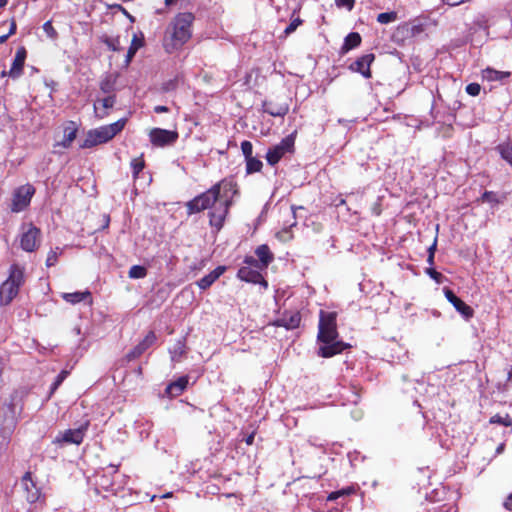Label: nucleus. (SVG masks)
Returning <instances> with one entry per match:
<instances>
[{
	"instance_id": "f257e3e1",
	"label": "nucleus",
	"mask_w": 512,
	"mask_h": 512,
	"mask_svg": "<svg viewBox=\"0 0 512 512\" xmlns=\"http://www.w3.org/2000/svg\"><path fill=\"white\" fill-rule=\"evenodd\" d=\"M236 193V184L232 180L225 179L187 202L188 214L201 212L216 204L214 210L210 213V224L220 229Z\"/></svg>"
},
{
	"instance_id": "f03ea898",
	"label": "nucleus",
	"mask_w": 512,
	"mask_h": 512,
	"mask_svg": "<svg viewBox=\"0 0 512 512\" xmlns=\"http://www.w3.org/2000/svg\"><path fill=\"white\" fill-rule=\"evenodd\" d=\"M194 20L193 13L181 12L170 21L163 38V47L167 53L178 51L191 39Z\"/></svg>"
},
{
	"instance_id": "7ed1b4c3",
	"label": "nucleus",
	"mask_w": 512,
	"mask_h": 512,
	"mask_svg": "<svg viewBox=\"0 0 512 512\" xmlns=\"http://www.w3.org/2000/svg\"><path fill=\"white\" fill-rule=\"evenodd\" d=\"M335 312H320L318 340L321 342L318 354L324 358L332 357L345 350L348 345L338 341Z\"/></svg>"
},
{
	"instance_id": "20e7f679",
	"label": "nucleus",
	"mask_w": 512,
	"mask_h": 512,
	"mask_svg": "<svg viewBox=\"0 0 512 512\" xmlns=\"http://www.w3.org/2000/svg\"><path fill=\"white\" fill-rule=\"evenodd\" d=\"M126 122L127 120L122 118L112 124L104 125L88 131L81 147L91 148L110 141L114 136H116L124 129Z\"/></svg>"
},
{
	"instance_id": "39448f33",
	"label": "nucleus",
	"mask_w": 512,
	"mask_h": 512,
	"mask_svg": "<svg viewBox=\"0 0 512 512\" xmlns=\"http://www.w3.org/2000/svg\"><path fill=\"white\" fill-rule=\"evenodd\" d=\"M23 283L24 269L18 265H12L8 278L0 285V305H9L18 295Z\"/></svg>"
},
{
	"instance_id": "423d86ee",
	"label": "nucleus",
	"mask_w": 512,
	"mask_h": 512,
	"mask_svg": "<svg viewBox=\"0 0 512 512\" xmlns=\"http://www.w3.org/2000/svg\"><path fill=\"white\" fill-rule=\"evenodd\" d=\"M35 193V188L31 184H25L18 187L13 193L11 210L13 212H21L26 209L31 198Z\"/></svg>"
},
{
	"instance_id": "0eeeda50",
	"label": "nucleus",
	"mask_w": 512,
	"mask_h": 512,
	"mask_svg": "<svg viewBox=\"0 0 512 512\" xmlns=\"http://www.w3.org/2000/svg\"><path fill=\"white\" fill-rule=\"evenodd\" d=\"M88 428V422L81 425L76 429H68L64 432H60L56 438L54 439V443L56 444H76L79 445L82 443L85 433Z\"/></svg>"
},
{
	"instance_id": "6e6552de",
	"label": "nucleus",
	"mask_w": 512,
	"mask_h": 512,
	"mask_svg": "<svg viewBox=\"0 0 512 512\" xmlns=\"http://www.w3.org/2000/svg\"><path fill=\"white\" fill-rule=\"evenodd\" d=\"M294 146V139L292 136L284 138L279 144L275 145L268 150L266 159L270 165L277 164L280 159L292 150Z\"/></svg>"
},
{
	"instance_id": "1a4fd4ad",
	"label": "nucleus",
	"mask_w": 512,
	"mask_h": 512,
	"mask_svg": "<svg viewBox=\"0 0 512 512\" xmlns=\"http://www.w3.org/2000/svg\"><path fill=\"white\" fill-rule=\"evenodd\" d=\"M255 254L258 257V260L253 257H246L244 262L259 269H266L274 260V254L266 244L258 246L255 250Z\"/></svg>"
},
{
	"instance_id": "9d476101",
	"label": "nucleus",
	"mask_w": 512,
	"mask_h": 512,
	"mask_svg": "<svg viewBox=\"0 0 512 512\" xmlns=\"http://www.w3.org/2000/svg\"><path fill=\"white\" fill-rule=\"evenodd\" d=\"M150 141L155 146H165L176 141L178 134L161 128H154L149 133Z\"/></svg>"
},
{
	"instance_id": "9b49d317",
	"label": "nucleus",
	"mask_w": 512,
	"mask_h": 512,
	"mask_svg": "<svg viewBox=\"0 0 512 512\" xmlns=\"http://www.w3.org/2000/svg\"><path fill=\"white\" fill-rule=\"evenodd\" d=\"M40 230L34 226H30L27 231L23 232L20 244L23 250L27 252L34 251L39 244Z\"/></svg>"
},
{
	"instance_id": "f8f14e48",
	"label": "nucleus",
	"mask_w": 512,
	"mask_h": 512,
	"mask_svg": "<svg viewBox=\"0 0 512 512\" xmlns=\"http://www.w3.org/2000/svg\"><path fill=\"white\" fill-rule=\"evenodd\" d=\"M237 277L242 281L254 284H260L264 289H267L268 283L263 278L261 273L251 267L244 266L238 270Z\"/></svg>"
},
{
	"instance_id": "ddd939ff",
	"label": "nucleus",
	"mask_w": 512,
	"mask_h": 512,
	"mask_svg": "<svg viewBox=\"0 0 512 512\" xmlns=\"http://www.w3.org/2000/svg\"><path fill=\"white\" fill-rule=\"evenodd\" d=\"M444 294L446 299L454 306V308L465 318L470 319L473 317V309L458 298L450 289L445 288Z\"/></svg>"
},
{
	"instance_id": "4468645a",
	"label": "nucleus",
	"mask_w": 512,
	"mask_h": 512,
	"mask_svg": "<svg viewBox=\"0 0 512 512\" xmlns=\"http://www.w3.org/2000/svg\"><path fill=\"white\" fill-rule=\"evenodd\" d=\"M21 485L26 493L25 497L29 503H35L40 498V489L36 486L32 480L31 473L27 472L22 477Z\"/></svg>"
},
{
	"instance_id": "2eb2a0df",
	"label": "nucleus",
	"mask_w": 512,
	"mask_h": 512,
	"mask_svg": "<svg viewBox=\"0 0 512 512\" xmlns=\"http://www.w3.org/2000/svg\"><path fill=\"white\" fill-rule=\"evenodd\" d=\"M26 57V49L24 47H19L16 51L11 68L8 71V77L18 79L22 75Z\"/></svg>"
},
{
	"instance_id": "dca6fc26",
	"label": "nucleus",
	"mask_w": 512,
	"mask_h": 512,
	"mask_svg": "<svg viewBox=\"0 0 512 512\" xmlns=\"http://www.w3.org/2000/svg\"><path fill=\"white\" fill-rule=\"evenodd\" d=\"M373 60V54L363 55L351 65V69L355 72L362 74L365 78H369L371 76L370 65L373 62Z\"/></svg>"
},
{
	"instance_id": "f3484780",
	"label": "nucleus",
	"mask_w": 512,
	"mask_h": 512,
	"mask_svg": "<svg viewBox=\"0 0 512 512\" xmlns=\"http://www.w3.org/2000/svg\"><path fill=\"white\" fill-rule=\"evenodd\" d=\"M156 341V335L153 331H150L145 338L134 347V349L127 355L128 358L135 359L139 357L142 353H144L150 346H152Z\"/></svg>"
},
{
	"instance_id": "a211bd4d",
	"label": "nucleus",
	"mask_w": 512,
	"mask_h": 512,
	"mask_svg": "<svg viewBox=\"0 0 512 512\" xmlns=\"http://www.w3.org/2000/svg\"><path fill=\"white\" fill-rule=\"evenodd\" d=\"M115 104V96L109 95L102 100H98L94 104L95 114L99 119H103L108 115V109Z\"/></svg>"
},
{
	"instance_id": "6ab92c4d",
	"label": "nucleus",
	"mask_w": 512,
	"mask_h": 512,
	"mask_svg": "<svg viewBox=\"0 0 512 512\" xmlns=\"http://www.w3.org/2000/svg\"><path fill=\"white\" fill-rule=\"evenodd\" d=\"M226 271L225 266H218L213 271H211L208 275L202 277L197 285L200 289L206 290L209 288L224 272Z\"/></svg>"
},
{
	"instance_id": "aec40b11",
	"label": "nucleus",
	"mask_w": 512,
	"mask_h": 512,
	"mask_svg": "<svg viewBox=\"0 0 512 512\" xmlns=\"http://www.w3.org/2000/svg\"><path fill=\"white\" fill-rule=\"evenodd\" d=\"M482 79L488 82L502 81L510 76V72L498 71L493 68L487 67L482 70Z\"/></svg>"
},
{
	"instance_id": "412c9836",
	"label": "nucleus",
	"mask_w": 512,
	"mask_h": 512,
	"mask_svg": "<svg viewBox=\"0 0 512 512\" xmlns=\"http://www.w3.org/2000/svg\"><path fill=\"white\" fill-rule=\"evenodd\" d=\"M188 384V378L187 377H180L178 380L170 383L166 388V393L171 396L175 397L180 395L184 389L187 387Z\"/></svg>"
},
{
	"instance_id": "4be33fe9",
	"label": "nucleus",
	"mask_w": 512,
	"mask_h": 512,
	"mask_svg": "<svg viewBox=\"0 0 512 512\" xmlns=\"http://www.w3.org/2000/svg\"><path fill=\"white\" fill-rule=\"evenodd\" d=\"M77 128L74 123H70L68 126L64 128L63 131V139L57 143L58 146H62L64 148L70 147L74 139L76 138Z\"/></svg>"
},
{
	"instance_id": "5701e85b",
	"label": "nucleus",
	"mask_w": 512,
	"mask_h": 512,
	"mask_svg": "<svg viewBox=\"0 0 512 512\" xmlns=\"http://www.w3.org/2000/svg\"><path fill=\"white\" fill-rule=\"evenodd\" d=\"M144 45V39H143V36H138L137 34H134L133 35V38H132V41H131V44H130V47L128 49V52H127V55H126V59H125V63L126 65H129V63L131 62V60L133 59L134 55L136 54V52Z\"/></svg>"
},
{
	"instance_id": "b1692460",
	"label": "nucleus",
	"mask_w": 512,
	"mask_h": 512,
	"mask_svg": "<svg viewBox=\"0 0 512 512\" xmlns=\"http://www.w3.org/2000/svg\"><path fill=\"white\" fill-rule=\"evenodd\" d=\"M185 340L179 339L176 341V343L173 345V347L170 349V356L171 360L173 362H179L181 357L185 354Z\"/></svg>"
},
{
	"instance_id": "393cba45",
	"label": "nucleus",
	"mask_w": 512,
	"mask_h": 512,
	"mask_svg": "<svg viewBox=\"0 0 512 512\" xmlns=\"http://www.w3.org/2000/svg\"><path fill=\"white\" fill-rule=\"evenodd\" d=\"M100 40L112 51L122 50V44L119 36L113 37L105 34L100 37Z\"/></svg>"
},
{
	"instance_id": "a878e982",
	"label": "nucleus",
	"mask_w": 512,
	"mask_h": 512,
	"mask_svg": "<svg viewBox=\"0 0 512 512\" xmlns=\"http://www.w3.org/2000/svg\"><path fill=\"white\" fill-rule=\"evenodd\" d=\"M63 299L66 302H69L71 304H76L82 301L87 300L90 297V292H73V293H64L62 295Z\"/></svg>"
},
{
	"instance_id": "bb28decb",
	"label": "nucleus",
	"mask_w": 512,
	"mask_h": 512,
	"mask_svg": "<svg viewBox=\"0 0 512 512\" xmlns=\"http://www.w3.org/2000/svg\"><path fill=\"white\" fill-rule=\"evenodd\" d=\"M301 317L299 313H293L289 317L284 316L280 322L281 325L286 327L287 329H294L297 328L300 324Z\"/></svg>"
},
{
	"instance_id": "cd10ccee",
	"label": "nucleus",
	"mask_w": 512,
	"mask_h": 512,
	"mask_svg": "<svg viewBox=\"0 0 512 512\" xmlns=\"http://www.w3.org/2000/svg\"><path fill=\"white\" fill-rule=\"evenodd\" d=\"M360 43H361L360 35L356 32H352L346 36L343 48L348 51L350 49H353V48L359 46Z\"/></svg>"
},
{
	"instance_id": "c85d7f7f",
	"label": "nucleus",
	"mask_w": 512,
	"mask_h": 512,
	"mask_svg": "<svg viewBox=\"0 0 512 512\" xmlns=\"http://www.w3.org/2000/svg\"><path fill=\"white\" fill-rule=\"evenodd\" d=\"M245 161L247 174H252L261 171L263 164L258 158L252 156L246 159Z\"/></svg>"
},
{
	"instance_id": "c756f323",
	"label": "nucleus",
	"mask_w": 512,
	"mask_h": 512,
	"mask_svg": "<svg viewBox=\"0 0 512 512\" xmlns=\"http://www.w3.org/2000/svg\"><path fill=\"white\" fill-rule=\"evenodd\" d=\"M116 79L112 75L106 76L100 82V89L103 93H111L114 90Z\"/></svg>"
},
{
	"instance_id": "7c9ffc66",
	"label": "nucleus",
	"mask_w": 512,
	"mask_h": 512,
	"mask_svg": "<svg viewBox=\"0 0 512 512\" xmlns=\"http://www.w3.org/2000/svg\"><path fill=\"white\" fill-rule=\"evenodd\" d=\"M14 427H15L14 422L10 421V423L6 427H3L0 429V436L2 437V442H1L2 445L8 444L10 437L14 431Z\"/></svg>"
},
{
	"instance_id": "2f4dec72",
	"label": "nucleus",
	"mask_w": 512,
	"mask_h": 512,
	"mask_svg": "<svg viewBox=\"0 0 512 512\" xmlns=\"http://www.w3.org/2000/svg\"><path fill=\"white\" fill-rule=\"evenodd\" d=\"M128 274L132 279H141L147 275V270L144 266L134 265L130 268Z\"/></svg>"
},
{
	"instance_id": "473e14b6",
	"label": "nucleus",
	"mask_w": 512,
	"mask_h": 512,
	"mask_svg": "<svg viewBox=\"0 0 512 512\" xmlns=\"http://www.w3.org/2000/svg\"><path fill=\"white\" fill-rule=\"evenodd\" d=\"M398 18L397 16V13L394 12V11H391V12H384V13H380L378 14L377 16V21L380 23V24H389L391 22H394L396 21Z\"/></svg>"
},
{
	"instance_id": "72a5a7b5",
	"label": "nucleus",
	"mask_w": 512,
	"mask_h": 512,
	"mask_svg": "<svg viewBox=\"0 0 512 512\" xmlns=\"http://www.w3.org/2000/svg\"><path fill=\"white\" fill-rule=\"evenodd\" d=\"M354 492V488L353 487H347V488H343V489H340L338 491H334V492H331L328 497H327V500L328 501H334L340 497H343V496H346V495H350Z\"/></svg>"
},
{
	"instance_id": "f704fd0d",
	"label": "nucleus",
	"mask_w": 512,
	"mask_h": 512,
	"mask_svg": "<svg viewBox=\"0 0 512 512\" xmlns=\"http://www.w3.org/2000/svg\"><path fill=\"white\" fill-rule=\"evenodd\" d=\"M265 112L270 114L271 116H284L288 112V107L286 105L278 106V107H265Z\"/></svg>"
},
{
	"instance_id": "c9c22d12",
	"label": "nucleus",
	"mask_w": 512,
	"mask_h": 512,
	"mask_svg": "<svg viewBox=\"0 0 512 512\" xmlns=\"http://www.w3.org/2000/svg\"><path fill=\"white\" fill-rule=\"evenodd\" d=\"M498 149L502 158L512 166V146L509 144L500 145Z\"/></svg>"
},
{
	"instance_id": "e433bc0d",
	"label": "nucleus",
	"mask_w": 512,
	"mask_h": 512,
	"mask_svg": "<svg viewBox=\"0 0 512 512\" xmlns=\"http://www.w3.org/2000/svg\"><path fill=\"white\" fill-rule=\"evenodd\" d=\"M144 165H145V163H144L142 156L132 159L131 167H132L134 178H136L138 176V174L143 170Z\"/></svg>"
},
{
	"instance_id": "4c0bfd02",
	"label": "nucleus",
	"mask_w": 512,
	"mask_h": 512,
	"mask_svg": "<svg viewBox=\"0 0 512 512\" xmlns=\"http://www.w3.org/2000/svg\"><path fill=\"white\" fill-rule=\"evenodd\" d=\"M61 254V250L56 248L55 250H51L46 259V266L51 267L57 263L58 257Z\"/></svg>"
},
{
	"instance_id": "58836bf2",
	"label": "nucleus",
	"mask_w": 512,
	"mask_h": 512,
	"mask_svg": "<svg viewBox=\"0 0 512 512\" xmlns=\"http://www.w3.org/2000/svg\"><path fill=\"white\" fill-rule=\"evenodd\" d=\"M43 30L48 38L55 40L58 37V33L53 27L51 21H47L43 24Z\"/></svg>"
},
{
	"instance_id": "ea45409f",
	"label": "nucleus",
	"mask_w": 512,
	"mask_h": 512,
	"mask_svg": "<svg viewBox=\"0 0 512 512\" xmlns=\"http://www.w3.org/2000/svg\"><path fill=\"white\" fill-rule=\"evenodd\" d=\"M482 202H487L490 204H497L499 203V199L497 197V194L492 191H485L481 197Z\"/></svg>"
},
{
	"instance_id": "a19ab883",
	"label": "nucleus",
	"mask_w": 512,
	"mask_h": 512,
	"mask_svg": "<svg viewBox=\"0 0 512 512\" xmlns=\"http://www.w3.org/2000/svg\"><path fill=\"white\" fill-rule=\"evenodd\" d=\"M276 238L281 242H288L293 238L290 228H285L276 233Z\"/></svg>"
},
{
	"instance_id": "79ce46f5",
	"label": "nucleus",
	"mask_w": 512,
	"mask_h": 512,
	"mask_svg": "<svg viewBox=\"0 0 512 512\" xmlns=\"http://www.w3.org/2000/svg\"><path fill=\"white\" fill-rule=\"evenodd\" d=\"M241 150H242V153L245 157V160L252 157V153H253V146H252V143L250 141H243L241 143Z\"/></svg>"
},
{
	"instance_id": "37998d69",
	"label": "nucleus",
	"mask_w": 512,
	"mask_h": 512,
	"mask_svg": "<svg viewBox=\"0 0 512 512\" xmlns=\"http://www.w3.org/2000/svg\"><path fill=\"white\" fill-rule=\"evenodd\" d=\"M490 421H491V423H499L504 426H510L512 424V420L508 415H506L505 417H502L500 415H495L491 418Z\"/></svg>"
},
{
	"instance_id": "c03bdc74",
	"label": "nucleus",
	"mask_w": 512,
	"mask_h": 512,
	"mask_svg": "<svg viewBox=\"0 0 512 512\" xmlns=\"http://www.w3.org/2000/svg\"><path fill=\"white\" fill-rule=\"evenodd\" d=\"M480 91H481V86L478 84V83H470L466 86V92L470 95V96H478L480 94Z\"/></svg>"
},
{
	"instance_id": "a18cd8bd",
	"label": "nucleus",
	"mask_w": 512,
	"mask_h": 512,
	"mask_svg": "<svg viewBox=\"0 0 512 512\" xmlns=\"http://www.w3.org/2000/svg\"><path fill=\"white\" fill-rule=\"evenodd\" d=\"M67 377L66 371H61L56 377L54 383L51 386V393L55 392V390L61 385L64 379Z\"/></svg>"
},
{
	"instance_id": "49530a36",
	"label": "nucleus",
	"mask_w": 512,
	"mask_h": 512,
	"mask_svg": "<svg viewBox=\"0 0 512 512\" xmlns=\"http://www.w3.org/2000/svg\"><path fill=\"white\" fill-rule=\"evenodd\" d=\"M338 7H345L351 11L354 7L355 0H335Z\"/></svg>"
},
{
	"instance_id": "de8ad7c7",
	"label": "nucleus",
	"mask_w": 512,
	"mask_h": 512,
	"mask_svg": "<svg viewBox=\"0 0 512 512\" xmlns=\"http://www.w3.org/2000/svg\"><path fill=\"white\" fill-rule=\"evenodd\" d=\"M301 23L302 21L299 18L292 20L291 23L286 27L285 34L288 35L294 32Z\"/></svg>"
},
{
	"instance_id": "09e8293b",
	"label": "nucleus",
	"mask_w": 512,
	"mask_h": 512,
	"mask_svg": "<svg viewBox=\"0 0 512 512\" xmlns=\"http://www.w3.org/2000/svg\"><path fill=\"white\" fill-rule=\"evenodd\" d=\"M427 272L430 275V277L435 279L437 282H439V279L442 277V275L439 272L433 269H429Z\"/></svg>"
},
{
	"instance_id": "8fccbe9b",
	"label": "nucleus",
	"mask_w": 512,
	"mask_h": 512,
	"mask_svg": "<svg viewBox=\"0 0 512 512\" xmlns=\"http://www.w3.org/2000/svg\"><path fill=\"white\" fill-rule=\"evenodd\" d=\"M504 507L507 510L512 511V493L507 497L506 501L504 502Z\"/></svg>"
},
{
	"instance_id": "3c124183",
	"label": "nucleus",
	"mask_w": 512,
	"mask_h": 512,
	"mask_svg": "<svg viewBox=\"0 0 512 512\" xmlns=\"http://www.w3.org/2000/svg\"><path fill=\"white\" fill-rule=\"evenodd\" d=\"M16 32V23L14 20L11 21L10 29L8 32V38Z\"/></svg>"
},
{
	"instance_id": "603ef678",
	"label": "nucleus",
	"mask_w": 512,
	"mask_h": 512,
	"mask_svg": "<svg viewBox=\"0 0 512 512\" xmlns=\"http://www.w3.org/2000/svg\"><path fill=\"white\" fill-rule=\"evenodd\" d=\"M154 111L156 113H164V112H168V108L166 106L158 105V106H155Z\"/></svg>"
},
{
	"instance_id": "864d4df0",
	"label": "nucleus",
	"mask_w": 512,
	"mask_h": 512,
	"mask_svg": "<svg viewBox=\"0 0 512 512\" xmlns=\"http://www.w3.org/2000/svg\"><path fill=\"white\" fill-rule=\"evenodd\" d=\"M436 246H437V239H435L433 244L429 247V249H428L429 254H431L432 252H433V255L435 254Z\"/></svg>"
},
{
	"instance_id": "5fc2aeb1",
	"label": "nucleus",
	"mask_w": 512,
	"mask_h": 512,
	"mask_svg": "<svg viewBox=\"0 0 512 512\" xmlns=\"http://www.w3.org/2000/svg\"><path fill=\"white\" fill-rule=\"evenodd\" d=\"M253 441H254V434H251L249 435L247 438H246V443L248 445H252L253 444Z\"/></svg>"
},
{
	"instance_id": "6e6d98bb",
	"label": "nucleus",
	"mask_w": 512,
	"mask_h": 512,
	"mask_svg": "<svg viewBox=\"0 0 512 512\" xmlns=\"http://www.w3.org/2000/svg\"><path fill=\"white\" fill-rule=\"evenodd\" d=\"M7 39H8V35H6V34H5V35L0 36V44H2V43H4V42H6V41H7Z\"/></svg>"
},
{
	"instance_id": "4d7b16f0",
	"label": "nucleus",
	"mask_w": 512,
	"mask_h": 512,
	"mask_svg": "<svg viewBox=\"0 0 512 512\" xmlns=\"http://www.w3.org/2000/svg\"><path fill=\"white\" fill-rule=\"evenodd\" d=\"M433 260H434V255H433V252L431 254L428 255V259L427 261L430 263V264H433Z\"/></svg>"
},
{
	"instance_id": "13d9d810",
	"label": "nucleus",
	"mask_w": 512,
	"mask_h": 512,
	"mask_svg": "<svg viewBox=\"0 0 512 512\" xmlns=\"http://www.w3.org/2000/svg\"><path fill=\"white\" fill-rule=\"evenodd\" d=\"M508 382L512 383V367L510 368V370L508 372Z\"/></svg>"
},
{
	"instance_id": "bf43d9fd",
	"label": "nucleus",
	"mask_w": 512,
	"mask_h": 512,
	"mask_svg": "<svg viewBox=\"0 0 512 512\" xmlns=\"http://www.w3.org/2000/svg\"><path fill=\"white\" fill-rule=\"evenodd\" d=\"M8 0H0V8H3L7 5Z\"/></svg>"
},
{
	"instance_id": "052dcab7",
	"label": "nucleus",
	"mask_w": 512,
	"mask_h": 512,
	"mask_svg": "<svg viewBox=\"0 0 512 512\" xmlns=\"http://www.w3.org/2000/svg\"><path fill=\"white\" fill-rule=\"evenodd\" d=\"M503 449H504V445H503V444H501V445H500V446H498V448H497V453H501V452L503 451Z\"/></svg>"
},
{
	"instance_id": "680f3d73",
	"label": "nucleus",
	"mask_w": 512,
	"mask_h": 512,
	"mask_svg": "<svg viewBox=\"0 0 512 512\" xmlns=\"http://www.w3.org/2000/svg\"><path fill=\"white\" fill-rule=\"evenodd\" d=\"M174 1L175 0H165V4L169 6V5L173 4Z\"/></svg>"
},
{
	"instance_id": "e2e57ef3",
	"label": "nucleus",
	"mask_w": 512,
	"mask_h": 512,
	"mask_svg": "<svg viewBox=\"0 0 512 512\" xmlns=\"http://www.w3.org/2000/svg\"><path fill=\"white\" fill-rule=\"evenodd\" d=\"M1 76H2V77H6V76H8V71L3 70V71L1 72Z\"/></svg>"
},
{
	"instance_id": "0e129e2a",
	"label": "nucleus",
	"mask_w": 512,
	"mask_h": 512,
	"mask_svg": "<svg viewBox=\"0 0 512 512\" xmlns=\"http://www.w3.org/2000/svg\"><path fill=\"white\" fill-rule=\"evenodd\" d=\"M170 495H171L170 493H167L163 497L166 498V497H169Z\"/></svg>"
}]
</instances>
